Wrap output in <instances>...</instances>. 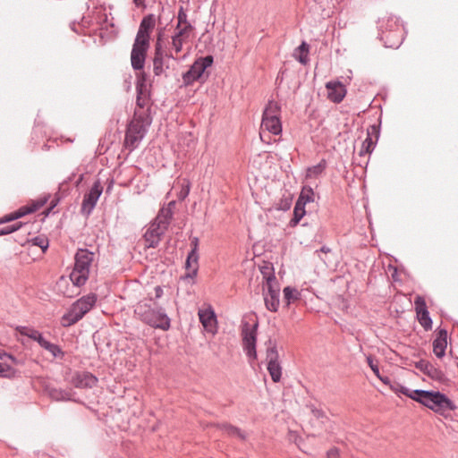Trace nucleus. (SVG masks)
I'll list each match as a JSON object with an SVG mask.
<instances>
[{
  "label": "nucleus",
  "instance_id": "9",
  "mask_svg": "<svg viewBox=\"0 0 458 458\" xmlns=\"http://www.w3.org/2000/svg\"><path fill=\"white\" fill-rule=\"evenodd\" d=\"M265 287H267V292L264 293L265 305L268 310L276 312L280 302V289L275 275H268Z\"/></svg>",
  "mask_w": 458,
  "mask_h": 458
},
{
  "label": "nucleus",
  "instance_id": "41",
  "mask_svg": "<svg viewBox=\"0 0 458 458\" xmlns=\"http://www.w3.org/2000/svg\"><path fill=\"white\" fill-rule=\"evenodd\" d=\"M30 242L31 243V245L33 246H38L39 247L43 252H45L48 246H49V242H48V239L46 238V237H43V236H36L34 238H32Z\"/></svg>",
  "mask_w": 458,
  "mask_h": 458
},
{
  "label": "nucleus",
  "instance_id": "20",
  "mask_svg": "<svg viewBox=\"0 0 458 458\" xmlns=\"http://www.w3.org/2000/svg\"><path fill=\"white\" fill-rule=\"evenodd\" d=\"M185 268L188 270V272L185 273V275L182 276L181 279L183 281L193 280L198 275L199 253H195L194 250L188 253L185 262Z\"/></svg>",
  "mask_w": 458,
  "mask_h": 458
},
{
  "label": "nucleus",
  "instance_id": "47",
  "mask_svg": "<svg viewBox=\"0 0 458 458\" xmlns=\"http://www.w3.org/2000/svg\"><path fill=\"white\" fill-rule=\"evenodd\" d=\"M34 341H36L40 345V347L44 349H46V346H47L49 344V342L42 336L40 332L38 335H37V337L34 339Z\"/></svg>",
  "mask_w": 458,
  "mask_h": 458
},
{
  "label": "nucleus",
  "instance_id": "62",
  "mask_svg": "<svg viewBox=\"0 0 458 458\" xmlns=\"http://www.w3.org/2000/svg\"><path fill=\"white\" fill-rule=\"evenodd\" d=\"M111 183H113V182H111ZM111 189H112V184H110V185L107 187V190H106V191H111Z\"/></svg>",
  "mask_w": 458,
  "mask_h": 458
},
{
  "label": "nucleus",
  "instance_id": "52",
  "mask_svg": "<svg viewBox=\"0 0 458 458\" xmlns=\"http://www.w3.org/2000/svg\"><path fill=\"white\" fill-rule=\"evenodd\" d=\"M154 292H155V299H159L164 294L163 288L159 285H157L154 288Z\"/></svg>",
  "mask_w": 458,
  "mask_h": 458
},
{
  "label": "nucleus",
  "instance_id": "19",
  "mask_svg": "<svg viewBox=\"0 0 458 458\" xmlns=\"http://www.w3.org/2000/svg\"><path fill=\"white\" fill-rule=\"evenodd\" d=\"M174 55L172 53L168 55H154L153 57V72L155 76H161L165 74L166 71L170 67V61L174 59Z\"/></svg>",
  "mask_w": 458,
  "mask_h": 458
},
{
  "label": "nucleus",
  "instance_id": "37",
  "mask_svg": "<svg viewBox=\"0 0 458 458\" xmlns=\"http://www.w3.org/2000/svg\"><path fill=\"white\" fill-rule=\"evenodd\" d=\"M17 370L11 365L0 362V377L6 378L15 377Z\"/></svg>",
  "mask_w": 458,
  "mask_h": 458
},
{
  "label": "nucleus",
  "instance_id": "57",
  "mask_svg": "<svg viewBox=\"0 0 458 458\" xmlns=\"http://www.w3.org/2000/svg\"><path fill=\"white\" fill-rule=\"evenodd\" d=\"M189 191H190V188H189V186H187V189L185 191H181V196L182 198H185L189 194Z\"/></svg>",
  "mask_w": 458,
  "mask_h": 458
},
{
  "label": "nucleus",
  "instance_id": "14",
  "mask_svg": "<svg viewBox=\"0 0 458 458\" xmlns=\"http://www.w3.org/2000/svg\"><path fill=\"white\" fill-rule=\"evenodd\" d=\"M195 30L194 25L188 20V14L183 8V6H180L177 13V23L175 26L176 33L182 35L184 37H190Z\"/></svg>",
  "mask_w": 458,
  "mask_h": 458
},
{
  "label": "nucleus",
  "instance_id": "51",
  "mask_svg": "<svg viewBox=\"0 0 458 458\" xmlns=\"http://www.w3.org/2000/svg\"><path fill=\"white\" fill-rule=\"evenodd\" d=\"M8 359L12 361L13 364L14 365H23L24 364V360H21V359H18L14 356H13L12 354L11 355H8Z\"/></svg>",
  "mask_w": 458,
  "mask_h": 458
},
{
  "label": "nucleus",
  "instance_id": "60",
  "mask_svg": "<svg viewBox=\"0 0 458 458\" xmlns=\"http://www.w3.org/2000/svg\"><path fill=\"white\" fill-rule=\"evenodd\" d=\"M82 180H83V174H81V175H80V177H79V179H78V181H77V185H78L79 183H81Z\"/></svg>",
  "mask_w": 458,
  "mask_h": 458
},
{
  "label": "nucleus",
  "instance_id": "35",
  "mask_svg": "<svg viewBox=\"0 0 458 458\" xmlns=\"http://www.w3.org/2000/svg\"><path fill=\"white\" fill-rule=\"evenodd\" d=\"M284 293V300L286 301L287 305H289L292 301H297L301 297V293L291 286H286L283 290Z\"/></svg>",
  "mask_w": 458,
  "mask_h": 458
},
{
  "label": "nucleus",
  "instance_id": "18",
  "mask_svg": "<svg viewBox=\"0 0 458 458\" xmlns=\"http://www.w3.org/2000/svg\"><path fill=\"white\" fill-rule=\"evenodd\" d=\"M72 385L77 388H92L98 383V378L89 372H77L72 378Z\"/></svg>",
  "mask_w": 458,
  "mask_h": 458
},
{
  "label": "nucleus",
  "instance_id": "22",
  "mask_svg": "<svg viewBox=\"0 0 458 458\" xmlns=\"http://www.w3.org/2000/svg\"><path fill=\"white\" fill-rule=\"evenodd\" d=\"M327 89L328 98L335 103H340L346 94L344 86L341 82H327Z\"/></svg>",
  "mask_w": 458,
  "mask_h": 458
},
{
  "label": "nucleus",
  "instance_id": "21",
  "mask_svg": "<svg viewBox=\"0 0 458 458\" xmlns=\"http://www.w3.org/2000/svg\"><path fill=\"white\" fill-rule=\"evenodd\" d=\"M446 346L447 331L445 329H440L433 341V352L437 358H442L445 354Z\"/></svg>",
  "mask_w": 458,
  "mask_h": 458
},
{
  "label": "nucleus",
  "instance_id": "25",
  "mask_svg": "<svg viewBox=\"0 0 458 458\" xmlns=\"http://www.w3.org/2000/svg\"><path fill=\"white\" fill-rule=\"evenodd\" d=\"M261 129L267 131L274 135H279L282 133V123L280 118H267L262 117Z\"/></svg>",
  "mask_w": 458,
  "mask_h": 458
},
{
  "label": "nucleus",
  "instance_id": "24",
  "mask_svg": "<svg viewBox=\"0 0 458 458\" xmlns=\"http://www.w3.org/2000/svg\"><path fill=\"white\" fill-rule=\"evenodd\" d=\"M404 30V28L396 16L390 15L386 20L382 19L380 21L379 32L387 31V33H392L394 30Z\"/></svg>",
  "mask_w": 458,
  "mask_h": 458
},
{
  "label": "nucleus",
  "instance_id": "43",
  "mask_svg": "<svg viewBox=\"0 0 458 458\" xmlns=\"http://www.w3.org/2000/svg\"><path fill=\"white\" fill-rule=\"evenodd\" d=\"M392 388L395 392H399V393L410 397L412 400H413V397H416V395H414V394H413L415 392V390H411V389L407 388L406 386H402L400 384H396V386H392Z\"/></svg>",
  "mask_w": 458,
  "mask_h": 458
},
{
  "label": "nucleus",
  "instance_id": "28",
  "mask_svg": "<svg viewBox=\"0 0 458 458\" xmlns=\"http://www.w3.org/2000/svg\"><path fill=\"white\" fill-rule=\"evenodd\" d=\"M281 116V105L274 100H269L264 108L262 117L267 118H280Z\"/></svg>",
  "mask_w": 458,
  "mask_h": 458
},
{
  "label": "nucleus",
  "instance_id": "39",
  "mask_svg": "<svg viewBox=\"0 0 458 458\" xmlns=\"http://www.w3.org/2000/svg\"><path fill=\"white\" fill-rule=\"evenodd\" d=\"M164 30L165 29L158 30V33H157V41H156V44H155V53H154V55H168L169 54L166 50L164 49V47L162 46V37H163V34H164Z\"/></svg>",
  "mask_w": 458,
  "mask_h": 458
},
{
  "label": "nucleus",
  "instance_id": "29",
  "mask_svg": "<svg viewBox=\"0 0 458 458\" xmlns=\"http://www.w3.org/2000/svg\"><path fill=\"white\" fill-rule=\"evenodd\" d=\"M218 428L225 434L230 437H238L242 440L246 438V434L242 431L239 428H236L230 424H221L218 425Z\"/></svg>",
  "mask_w": 458,
  "mask_h": 458
},
{
  "label": "nucleus",
  "instance_id": "55",
  "mask_svg": "<svg viewBox=\"0 0 458 458\" xmlns=\"http://www.w3.org/2000/svg\"><path fill=\"white\" fill-rule=\"evenodd\" d=\"M144 2L145 0H133V3L137 7H144Z\"/></svg>",
  "mask_w": 458,
  "mask_h": 458
},
{
  "label": "nucleus",
  "instance_id": "30",
  "mask_svg": "<svg viewBox=\"0 0 458 458\" xmlns=\"http://www.w3.org/2000/svg\"><path fill=\"white\" fill-rule=\"evenodd\" d=\"M171 39L172 49L174 51L175 54H179L180 52H182L183 45L189 41L190 37H184L174 32Z\"/></svg>",
  "mask_w": 458,
  "mask_h": 458
},
{
  "label": "nucleus",
  "instance_id": "40",
  "mask_svg": "<svg viewBox=\"0 0 458 458\" xmlns=\"http://www.w3.org/2000/svg\"><path fill=\"white\" fill-rule=\"evenodd\" d=\"M298 50L300 52V55L298 56V61L302 64H306L309 62V45L306 42H302L299 47Z\"/></svg>",
  "mask_w": 458,
  "mask_h": 458
},
{
  "label": "nucleus",
  "instance_id": "5",
  "mask_svg": "<svg viewBox=\"0 0 458 458\" xmlns=\"http://www.w3.org/2000/svg\"><path fill=\"white\" fill-rule=\"evenodd\" d=\"M95 254L87 249H79L75 254V262L70 279L76 286H82L86 284Z\"/></svg>",
  "mask_w": 458,
  "mask_h": 458
},
{
  "label": "nucleus",
  "instance_id": "61",
  "mask_svg": "<svg viewBox=\"0 0 458 458\" xmlns=\"http://www.w3.org/2000/svg\"><path fill=\"white\" fill-rule=\"evenodd\" d=\"M370 128H371L372 131H377V128H376L375 125H372Z\"/></svg>",
  "mask_w": 458,
  "mask_h": 458
},
{
  "label": "nucleus",
  "instance_id": "31",
  "mask_svg": "<svg viewBox=\"0 0 458 458\" xmlns=\"http://www.w3.org/2000/svg\"><path fill=\"white\" fill-rule=\"evenodd\" d=\"M305 214V206L301 204V202H296L293 208V217L291 219L289 225L292 227L296 226Z\"/></svg>",
  "mask_w": 458,
  "mask_h": 458
},
{
  "label": "nucleus",
  "instance_id": "1",
  "mask_svg": "<svg viewBox=\"0 0 458 458\" xmlns=\"http://www.w3.org/2000/svg\"><path fill=\"white\" fill-rule=\"evenodd\" d=\"M156 23L157 19L153 13L145 15L140 21L131 52V64L135 71L144 68L147 53L150 47V36Z\"/></svg>",
  "mask_w": 458,
  "mask_h": 458
},
{
  "label": "nucleus",
  "instance_id": "38",
  "mask_svg": "<svg viewBox=\"0 0 458 458\" xmlns=\"http://www.w3.org/2000/svg\"><path fill=\"white\" fill-rule=\"evenodd\" d=\"M15 329L21 335L28 336L29 338H30L32 340H34L37 337V335L39 334V331L34 329L33 327H25V326H17Z\"/></svg>",
  "mask_w": 458,
  "mask_h": 458
},
{
  "label": "nucleus",
  "instance_id": "58",
  "mask_svg": "<svg viewBox=\"0 0 458 458\" xmlns=\"http://www.w3.org/2000/svg\"><path fill=\"white\" fill-rule=\"evenodd\" d=\"M383 383L385 384H388L389 383V378L388 377H382L380 375H379V377H378Z\"/></svg>",
  "mask_w": 458,
  "mask_h": 458
},
{
  "label": "nucleus",
  "instance_id": "45",
  "mask_svg": "<svg viewBox=\"0 0 458 458\" xmlns=\"http://www.w3.org/2000/svg\"><path fill=\"white\" fill-rule=\"evenodd\" d=\"M367 362H368V365L369 366V368L371 369V370L373 371V373L377 377H379V367H378V364L377 362L375 360L374 357L371 356V355H368L367 358Z\"/></svg>",
  "mask_w": 458,
  "mask_h": 458
},
{
  "label": "nucleus",
  "instance_id": "8",
  "mask_svg": "<svg viewBox=\"0 0 458 458\" xmlns=\"http://www.w3.org/2000/svg\"><path fill=\"white\" fill-rule=\"evenodd\" d=\"M213 61L212 55H206L196 59L190 69L182 74L183 84L189 86L200 80L206 69L212 65Z\"/></svg>",
  "mask_w": 458,
  "mask_h": 458
},
{
  "label": "nucleus",
  "instance_id": "3",
  "mask_svg": "<svg viewBox=\"0 0 458 458\" xmlns=\"http://www.w3.org/2000/svg\"><path fill=\"white\" fill-rule=\"evenodd\" d=\"M413 400L442 416H447L457 409L455 403L440 391L416 389Z\"/></svg>",
  "mask_w": 458,
  "mask_h": 458
},
{
  "label": "nucleus",
  "instance_id": "49",
  "mask_svg": "<svg viewBox=\"0 0 458 458\" xmlns=\"http://www.w3.org/2000/svg\"><path fill=\"white\" fill-rule=\"evenodd\" d=\"M260 271H261L263 277L266 281H267V277L268 276V275H274L273 268L269 266L261 267Z\"/></svg>",
  "mask_w": 458,
  "mask_h": 458
},
{
  "label": "nucleus",
  "instance_id": "36",
  "mask_svg": "<svg viewBox=\"0 0 458 458\" xmlns=\"http://www.w3.org/2000/svg\"><path fill=\"white\" fill-rule=\"evenodd\" d=\"M326 161L322 159L318 165L310 166L307 169L306 176L308 178H316L326 169Z\"/></svg>",
  "mask_w": 458,
  "mask_h": 458
},
{
  "label": "nucleus",
  "instance_id": "59",
  "mask_svg": "<svg viewBox=\"0 0 458 458\" xmlns=\"http://www.w3.org/2000/svg\"><path fill=\"white\" fill-rule=\"evenodd\" d=\"M82 180H83V174H81V175H80V177H79V179H78V181H77V185H78L79 183H81Z\"/></svg>",
  "mask_w": 458,
  "mask_h": 458
},
{
  "label": "nucleus",
  "instance_id": "17",
  "mask_svg": "<svg viewBox=\"0 0 458 458\" xmlns=\"http://www.w3.org/2000/svg\"><path fill=\"white\" fill-rule=\"evenodd\" d=\"M378 36L386 47L398 48L403 41L404 30H394L392 33L379 32Z\"/></svg>",
  "mask_w": 458,
  "mask_h": 458
},
{
  "label": "nucleus",
  "instance_id": "42",
  "mask_svg": "<svg viewBox=\"0 0 458 458\" xmlns=\"http://www.w3.org/2000/svg\"><path fill=\"white\" fill-rule=\"evenodd\" d=\"M21 226H22V223L21 222H17V223L13 224V225H6V226H4L3 228H0V236L6 235V234L12 233L13 232H16Z\"/></svg>",
  "mask_w": 458,
  "mask_h": 458
},
{
  "label": "nucleus",
  "instance_id": "7",
  "mask_svg": "<svg viewBox=\"0 0 458 458\" xmlns=\"http://www.w3.org/2000/svg\"><path fill=\"white\" fill-rule=\"evenodd\" d=\"M241 327L243 351L250 360H254L257 359L256 344L259 322L257 319L252 322L243 319Z\"/></svg>",
  "mask_w": 458,
  "mask_h": 458
},
{
  "label": "nucleus",
  "instance_id": "10",
  "mask_svg": "<svg viewBox=\"0 0 458 458\" xmlns=\"http://www.w3.org/2000/svg\"><path fill=\"white\" fill-rule=\"evenodd\" d=\"M103 192V187L99 180H97L89 191L85 193L81 203V212L89 215L95 208L97 202Z\"/></svg>",
  "mask_w": 458,
  "mask_h": 458
},
{
  "label": "nucleus",
  "instance_id": "6",
  "mask_svg": "<svg viewBox=\"0 0 458 458\" xmlns=\"http://www.w3.org/2000/svg\"><path fill=\"white\" fill-rule=\"evenodd\" d=\"M97 295L89 293L78 299L62 317V325L70 327L80 321L96 304Z\"/></svg>",
  "mask_w": 458,
  "mask_h": 458
},
{
  "label": "nucleus",
  "instance_id": "15",
  "mask_svg": "<svg viewBox=\"0 0 458 458\" xmlns=\"http://www.w3.org/2000/svg\"><path fill=\"white\" fill-rule=\"evenodd\" d=\"M415 368L435 381L444 382L446 379L445 373L428 360L415 362Z\"/></svg>",
  "mask_w": 458,
  "mask_h": 458
},
{
  "label": "nucleus",
  "instance_id": "44",
  "mask_svg": "<svg viewBox=\"0 0 458 458\" xmlns=\"http://www.w3.org/2000/svg\"><path fill=\"white\" fill-rule=\"evenodd\" d=\"M45 350L48 351L55 358L64 355L61 348L57 344H52L50 342L47 346H46Z\"/></svg>",
  "mask_w": 458,
  "mask_h": 458
},
{
  "label": "nucleus",
  "instance_id": "33",
  "mask_svg": "<svg viewBox=\"0 0 458 458\" xmlns=\"http://www.w3.org/2000/svg\"><path fill=\"white\" fill-rule=\"evenodd\" d=\"M33 211H34L33 208H20L19 210L13 212V213H11L10 215H7L4 217H3L0 220V224L8 223V222L16 220L18 218L22 217L26 214H29V213L33 212Z\"/></svg>",
  "mask_w": 458,
  "mask_h": 458
},
{
  "label": "nucleus",
  "instance_id": "46",
  "mask_svg": "<svg viewBox=\"0 0 458 458\" xmlns=\"http://www.w3.org/2000/svg\"><path fill=\"white\" fill-rule=\"evenodd\" d=\"M310 411H311L312 415L317 419H326L327 418L325 412L321 409H318L314 406H311Z\"/></svg>",
  "mask_w": 458,
  "mask_h": 458
},
{
  "label": "nucleus",
  "instance_id": "48",
  "mask_svg": "<svg viewBox=\"0 0 458 458\" xmlns=\"http://www.w3.org/2000/svg\"><path fill=\"white\" fill-rule=\"evenodd\" d=\"M291 207V199L285 198L284 199H281L279 204V209L286 211Z\"/></svg>",
  "mask_w": 458,
  "mask_h": 458
},
{
  "label": "nucleus",
  "instance_id": "16",
  "mask_svg": "<svg viewBox=\"0 0 458 458\" xmlns=\"http://www.w3.org/2000/svg\"><path fill=\"white\" fill-rule=\"evenodd\" d=\"M165 231L163 230L157 224L151 223L145 233L143 240L146 248H157L161 241V237L165 234Z\"/></svg>",
  "mask_w": 458,
  "mask_h": 458
},
{
  "label": "nucleus",
  "instance_id": "34",
  "mask_svg": "<svg viewBox=\"0 0 458 458\" xmlns=\"http://www.w3.org/2000/svg\"><path fill=\"white\" fill-rule=\"evenodd\" d=\"M376 143L373 141L369 131H368V136L362 142L361 148L359 151V155L363 157L367 154H371L375 148Z\"/></svg>",
  "mask_w": 458,
  "mask_h": 458
},
{
  "label": "nucleus",
  "instance_id": "56",
  "mask_svg": "<svg viewBox=\"0 0 458 458\" xmlns=\"http://www.w3.org/2000/svg\"><path fill=\"white\" fill-rule=\"evenodd\" d=\"M8 355H11V354L7 353L4 350H0V360H4L5 358L8 359Z\"/></svg>",
  "mask_w": 458,
  "mask_h": 458
},
{
  "label": "nucleus",
  "instance_id": "27",
  "mask_svg": "<svg viewBox=\"0 0 458 458\" xmlns=\"http://www.w3.org/2000/svg\"><path fill=\"white\" fill-rule=\"evenodd\" d=\"M137 99L136 105L139 107V111H145L144 107L148 105L149 94L144 82H137Z\"/></svg>",
  "mask_w": 458,
  "mask_h": 458
},
{
  "label": "nucleus",
  "instance_id": "32",
  "mask_svg": "<svg viewBox=\"0 0 458 458\" xmlns=\"http://www.w3.org/2000/svg\"><path fill=\"white\" fill-rule=\"evenodd\" d=\"M314 201V191L310 186H304L296 202H301L303 206Z\"/></svg>",
  "mask_w": 458,
  "mask_h": 458
},
{
  "label": "nucleus",
  "instance_id": "4",
  "mask_svg": "<svg viewBox=\"0 0 458 458\" xmlns=\"http://www.w3.org/2000/svg\"><path fill=\"white\" fill-rule=\"evenodd\" d=\"M152 119L147 111L135 110L132 120L127 126L124 147L130 151L136 149L146 136Z\"/></svg>",
  "mask_w": 458,
  "mask_h": 458
},
{
  "label": "nucleus",
  "instance_id": "23",
  "mask_svg": "<svg viewBox=\"0 0 458 458\" xmlns=\"http://www.w3.org/2000/svg\"><path fill=\"white\" fill-rule=\"evenodd\" d=\"M74 392L72 389L51 388L48 392L50 398L57 402H77L74 399Z\"/></svg>",
  "mask_w": 458,
  "mask_h": 458
},
{
  "label": "nucleus",
  "instance_id": "13",
  "mask_svg": "<svg viewBox=\"0 0 458 458\" xmlns=\"http://www.w3.org/2000/svg\"><path fill=\"white\" fill-rule=\"evenodd\" d=\"M418 320L425 330L432 328V319L427 309L426 301L422 296L418 295L414 300Z\"/></svg>",
  "mask_w": 458,
  "mask_h": 458
},
{
  "label": "nucleus",
  "instance_id": "12",
  "mask_svg": "<svg viewBox=\"0 0 458 458\" xmlns=\"http://www.w3.org/2000/svg\"><path fill=\"white\" fill-rule=\"evenodd\" d=\"M267 370L272 380L277 383L281 379L282 367L279 363V354L276 346L274 344L267 350Z\"/></svg>",
  "mask_w": 458,
  "mask_h": 458
},
{
  "label": "nucleus",
  "instance_id": "2",
  "mask_svg": "<svg viewBox=\"0 0 458 458\" xmlns=\"http://www.w3.org/2000/svg\"><path fill=\"white\" fill-rule=\"evenodd\" d=\"M135 314L140 319L153 328L166 331L171 320L164 308L157 305L152 298L140 301L135 307Z\"/></svg>",
  "mask_w": 458,
  "mask_h": 458
},
{
  "label": "nucleus",
  "instance_id": "11",
  "mask_svg": "<svg viewBox=\"0 0 458 458\" xmlns=\"http://www.w3.org/2000/svg\"><path fill=\"white\" fill-rule=\"evenodd\" d=\"M199 322L204 330L215 335L218 330L217 318L216 312L211 305H208L205 309H199L198 311Z\"/></svg>",
  "mask_w": 458,
  "mask_h": 458
},
{
  "label": "nucleus",
  "instance_id": "53",
  "mask_svg": "<svg viewBox=\"0 0 458 458\" xmlns=\"http://www.w3.org/2000/svg\"><path fill=\"white\" fill-rule=\"evenodd\" d=\"M339 453L338 450L334 448L327 452V458H338Z\"/></svg>",
  "mask_w": 458,
  "mask_h": 458
},
{
  "label": "nucleus",
  "instance_id": "50",
  "mask_svg": "<svg viewBox=\"0 0 458 458\" xmlns=\"http://www.w3.org/2000/svg\"><path fill=\"white\" fill-rule=\"evenodd\" d=\"M199 238L198 237H193L191 238V251H193L195 253H198V250H199Z\"/></svg>",
  "mask_w": 458,
  "mask_h": 458
},
{
  "label": "nucleus",
  "instance_id": "54",
  "mask_svg": "<svg viewBox=\"0 0 458 458\" xmlns=\"http://www.w3.org/2000/svg\"><path fill=\"white\" fill-rule=\"evenodd\" d=\"M331 251V249L327 246H322L320 250H317V253L322 252V253H329Z\"/></svg>",
  "mask_w": 458,
  "mask_h": 458
},
{
  "label": "nucleus",
  "instance_id": "26",
  "mask_svg": "<svg viewBox=\"0 0 458 458\" xmlns=\"http://www.w3.org/2000/svg\"><path fill=\"white\" fill-rule=\"evenodd\" d=\"M173 218V211L170 208H163L159 210L157 217L152 222L158 225L163 230L166 231Z\"/></svg>",
  "mask_w": 458,
  "mask_h": 458
}]
</instances>
